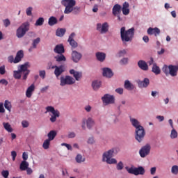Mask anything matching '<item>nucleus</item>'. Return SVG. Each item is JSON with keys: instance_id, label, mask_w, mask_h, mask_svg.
Listing matches in <instances>:
<instances>
[{"instance_id": "1", "label": "nucleus", "mask_w": 178, "mask_h": 178, "mask_svg": "<svg viewBox=\"0 0 178 178\" xmlns=\"http://www.w3.org/2000/svg\"><path fill=\"white\" fill-rule=\"evenodd\" d=\"M61 3L65 7L64 10L65 15H69V13H72V12L74 13L80 12V7L76 6V0H63Z\"/></svg>"}, {"instance_id": "2", "label": "nucleus", "mask_w": 178, "mask_h": 178, "mask_svg": "<svg viewBox=\"0 0 178 178\" xmlns=\"http://www.w3.org/2000/svg\"><path fill=\"white\" fill-rule=\"evenodd\" d=\"M120 35L122 42H130L133 41L134 37V28H131L126 31V27L120 29Z\"/></svg>"}, {"instance_id": "3", "label": "nucleus", "mask_w": 178, "mask_h": 178, "mask_svg": "<svg viewBox=\"0 0 178 178\" xmlns=\"http://www.w3.org/2000/svg\"><path fill=\"white\" fill-rule=\"evenodd\" d=\"M115 150L111 149L110 150L105 152L102 155V161L106 162L108 165H115L118 163L116 159H113V154Z\"/></svg>"}, {"instance_id": "4", "label": "nucleus", "mask_w": 178, "mask_h": 178, "mask_svg": "<svg viewBox=\"0 0 178 178\" xmlns=\"http://www.w3.org/2000/svg\"><path fill=\"white\" fill-rule=\"evenodd\" d=\"M30 29V23L29 22L23 23L17 29L16 35L17 38H23L26 35V31Z\"/></svg>"}, {"instance_id": "5", "label": "nucleus", "mask_w": 178, "mask_h": 178, "mask_svg": "<svg viewBox=\"0 0 178 178\" xmlns=\"http://www.w3.org/2000/svg\"><path fill=\"white\" fill-rule=\"evenodd\" d=\"M47 112H51V113H52V115H51L50 118V122H51V123H55L56 122L57 118L60 116V113L59 111L56 110L55 108H54L52 106H48L46 107L45 113Z\"/></svg>"}, {"instance_id": "6", "label": "nucleus", "mask_w": 178, "mask_h": 178, "mask_svg": "<svg viewBox=\"0 0 178 178\" xmlns=\"http://www.w3.org/2000/svg\"><path fill=\"white\" fill-rule=\"evenodd\" d=\"M74 83H76V80L69 75L60 77V86H61V87H65V86H73Z\"/></svg>"}, {"instance_id": "7", "label": "nucleus", "mask_w": 178, "mask_h": 178, "mask_svg": "<svg viewBox=\"0 0 178 178\" xmlns=\"http://www.w3.org/2000/svg\"><path fill=\"white\" fill-rule=\"evenodd\" d=\"M24 56V53L23 50H19L17 51L15 58L13 56H10L8 57V60L10 63H19Z\"/></svg>"}, {"instance_id": "8", "label": "nucleus", "mask_w": 178, "mask_h": 178, "mask_svg": "<svg viewBox=\"0 0 178 178\" xmlns=\"http://www.w3.org/2000/svg\"><path fill=\"white\" fill-rule=\"evenodd\" d=\"M135 138L138 143H141L145 137V130L143 127H139L136 129L135 131Z\"/></svg>"}, {"instance_id": "9", "label": "nucleus", "mask_w": 178, "mask_h": 178, "mask_svg": "<svg viewBox=\"0 0 178 178\" xmlns=\"http://www.w3.org/2000/svg\"><path fill=\"white\" fill-rule=\"evenodd\" d=\"M128 173L130 175H134L135 176H138V175H145V170L144 169V167L139 166L138 168H130L127 169Z\"/></svg>"}, {"instance_id": "10", "label": "nucleus", "mask_w": 178, "mask_h": 178, "mask_svg": "<svg viewBox=\"0 0 178 178\" xmlns=\"http://www.w3.org/2000/svg\"><path fill=\"white\" fill-rule=\"evenodd\" d=\"M149 152H151V145L149 144L143 146L139 150V154L141 158H145V156L149 155Z\"/></svg>"}, {"instance_id": "11", "label": "nucleus", "mask_w": 178, "mask_h": 178, "mask_svg": "<svg viewBox=\"0 0 178 178\" xmlns=\"http://www.w3.org/2000/svg\"><path fill=\"white\" fill-rule=\"evenodd\" d=\"M108 29L109 25L108 24V22H104L103 24L101 23L97 24V30L100 31L101 34H105L106 33H108Z\"/></svg>"}, {"instance_id": "12", "label": "nucleus", "mask_w": 178, "mask_h": 178, "mask_svg": "<svg viewBox=\"0 0 178 178\" xmlns=\"http://www.w3.org/2000/svg\"><path fill=\"white\" fill-rule=\"evenodd\" d=\"M148 35H154V37H158L161 34V29L158 27H149L147 31Z\"/></svg>"}, {"instance_id": "13", "label": "nucleus", "mask_w": 178, "mask_h": 178, "mask_svg": "<svg viewBox=\"0 0 178 178\" xmlns=\"http://www.w3.org/2000/svg\"><path fill=\"white\" fill-rule=\"evenodd\" d=\"M103 102L107 105L109 104H115V97L109 94H106L102 98Z\"/></svg>"}, {"instance_id": "14", "label": "nucleus", "mask_w": 178, "mask_h": 178, "mask_svg": "<svg viewBox=\"0 0 178 178\" xmlns=\"http://www.w3.org/2000/svg\"><path fill=\"white\" fill-rule=\"evenodd\" d=\"M163 70L165 74H168V70H169V74H170V76L173 77L177 76L178 67H165L163 68Z\"/></svg>"}, {"instance_id": "15", "label": "nucleus", "mask_w": 178, "mask_h": 178, "mask_svg": "<svg viewBox=\"0 0 178 178\" xmlns=\"http://www.w3.org/2000/svg\"><path fill=\"white\" fill-rule=\"evenodd\" d=\"M137 83L139 88H147V86H149V79L145 78L143 81L138 80Z\"/></svg>"}, {"instance_id": "16", "label": "nucleus", "mask_w": 178, "mask_h": 178, "mask_svg": "<svg viewBox=\"0 0 178 178\" xmlns=\"http://www.w3.org/2000/svg\"><path fill=\"white\" fill-rule=\"evenodd\" d=\"M70 73L73 75L76 81H80V79L83 77V74L81 72L75 71L74 70H70Z\"/></svg>"}, {"instance_id": "17", "label": "nucleus", "mask_w": 178, "mask_h": 178, "mask_svg": "<svg viewBox=\"0 0 178 178\" xmlns=\"http://www.w3.org/2000/svg\"><path fill=\"white\" fill-rule=\"evenodd\" d=\"M81 56H82L81 54L76 51H73L72 53V60L73 62H75V63H77V62H79L80 59H81Z\"/></svg>"}, {"instance_id": "18", "label": "nucleus", "mask_w": 178, "mask_h": 178, "mask_svg": "<svg viewBox=\"0 0 178 178\" xmlns=\"http://www.w3.org/2000/svg\"><path fill=\"white\" fill-rule=\"evenodd\" d=\"M122 13V6L119 4H115L113 7V16H118Z\"/></svg>"}, {"instance_id": "19", "label": "nucleus", "mask_w": 178, "mask_h": 178, "mask_svg": "<svg viewBox=\"0 0 178 178\" xmlns=\"http://www.w3.org/2000/svg\"><path fill=\"white\" fill-rule=\"evenodd\" d=\"M55 54H65V47H63V44H57L54 49Z\"/></svg>"}, {"instance_id": "20", "label": "nucleus", "mask_w": 178, "mask_h": 178, "mask_svg": "<svg viewBox=\"0 0 178 178\" xmlns=\"http://www.w3.org/2000/svg\"><path fill=\"white\" fill-rule=\"evenodd\" d=\"M103 76L104 77L111 79L113 76V72L109 68H103Z\"/></svg>"}, {"instance_id": "21", "label": "nucleus", "mask_w": 178, "mask_h": 178, "mask_svg": "<svg viewBox=\"0 0 178 178\" xmlns=\"http://www.w3.org/2000/svg\"><path fill=\"white\" fill-rule=\"evenodd\" d=\"M34 90H35V86H34V83H33L26 90V95L27 98H31Z\"/></svg>"}, {"instance_id": "22", "label": "nucleus", "mask_w": 178, "mask_h": 178, "mask_svg": "<svg viewBox=\"0 0 178 178\" xmlns=\"http://www.w3.org/2000/svg\"><path fill=\"white\" fill-rule=\"evenodd\" d=\"M129 6H130V5L127 2H124L122 4V8L121 9L122 10L123 15H124L125 16H127V15L130 13V10L129 9Z\"/></svg>"}, {"instance_id": "23", "label": "nucleus", "mask_w": 178, "mask_h": 178, "mask_svg": "<svg viewBox=\"0 0 178 178\" xmlns=\"http://www.w3.org/2000/svg\"><path fill=\"white\" fill-rule=\"evenodd\" d=\"M23 69H25L24 67H20V69L18 71H14L13 72V77L16 80H20L22 79V70Z\"/></svg>"}, {"instance_id": "24", "label": "nucleus", "mask_w": 178, "mask_h": 178, "mask_svg": "<svg viewBox=\"0 0 178 178\" xmlns=\"http://www.w3.org/2000/svg\"><path fill=\"white\" fill-rule=\"evenodd\" d=\"M96 58L99 62H104L106 58V54L105 53L99 51L96 53Z\"/></svg>"}, {"instance_id": "25", "label": "nucleus", "mask_w": 178, "mask_h": 178, "mask_svg": "<svg viewBox=\"0 0 178 178\" xmlns=\"http://www.w3.org/2000/svg\"><path fill=\"white\" fill-rule=\"evenodd\" d=\"M124 88L129 91H131L134 88V85L130 83V81L126 80L124 85Z\"/></svg>"}, {"instance_id": "26", "label": "nucleus", "mask_w": 178, "mask_h": 178, "mask_svg": "<svg viewBox=\"0 0 178 178\" xmlns=\"http://www.w3.org/2000/svg\"><path fill=\"white\" fill-rule=\"evenodd\" d=\"M57 132L55 130H51L47 134V137L49 141H52L56 137Z\"/></svg>"}, {"instance_id": "27", "label": "nucleus", "mask_w": 178, "mask_h": 178, "mask_svg": "<svg viewBox=\"0 0 178 178\" xmlns=\"http://www.w3.org/2000/svg\"><path fill=\"white\" fill-rule=\"evenodd\" d=\"M3 126L5 130H6V131L8 133H12L13 131V128H12V126L10 124H9V122H3Z\"/></svg>"}, {"instance_id": "28", "label": "nucleus", "mask_w": 178, "mask_h": 178, "mask_svg": "<svg viewBox=\"0 0 178 178\" xmlns=\"http://www.w3.org/2000/svg\"><path fill=\"white\" fill-rule=\"evenodd\" d=\"M65 33H66V29L63 28L58 29L56 31V35L57 37H63V35H65Z\"/></svg>"}, {"instance_id": "29", "label": "nucleus", "mask_w": 178, "mask_h": 178, "mask_svg": "<svg viewBox=\"0 0 178 178\" xmlns=\"http://www.w3.org/2000/svg\"><path fill=\"white\" fill-rule=\"evenodd\" d=\"M58 24V19L56 17L52 16L49 18L48 24L49 26H55V24Z\"/></svg>"}, {"instance_id": "30", "label": "nucleus", "mask_w": 178, "mask_h": 178, "mask_svg": "<svg viewBox=\"0 0 178 178\" xmlns=\"http://www.w3.org/2000/svg\"><path fill=\"white\" fill-rule=\"evenodd\" d=\"M86 123L88 129H91V127H92V126H94L95 124L94 120L91 118H88L87 120H86Z\"/></svg>"}, {"instance_id": "31", "label": "nucleus", "mask_w": 178, "mask_h": 178, "mask_svg": "<svg viewBox=\"0 0 178 178\" xmlns=\"http://www.w3.org/2000/svg\"><path fill=\"white\" fill-rule=\"evenodd\" d=\"M130 122H131L132 126H134V127H135L136 129H137L138 127H142L140 124V122H138V120H137L136 118H131Z\"/></svg>"}, {"instance_id": "32", "label": "nucleus", "mask_w": 178, "mask_h": 178, "mask_svg": "<svg viewBox=\"0 0 178 178\" xmlns=\"http://www.w3.org/2000/svg\"><path fill=\"white\" fill-rule=\"evenodd\" d=\"M63 72H65V68L56 67V69L54 70V74H55L56 77H58V76H60V74H62V73H63Z\"/></svg>"}, {"instance_id": "33", "label": "nucleus", "mask_w": 178, "mask_h": 178, "mask_svg": "<svg viewBox=\"0 0 178 178\" xmlns=\"http://www.w3.org/2000/svg\"><path fill=\"white\" fill-rule=\"evenodd\" d=\"M56 62H66V57L63 54H59L55 56Z\"/></svg>"}, {"instance_id": "34", "label": "nucleus", "mask_w": 178, "mask_h": 178, "mask_svg": "<svg viewBox=\"0 0 178 178\" xmlns=\"http://www.w3.org/2000/svg\"><path fill=\"white\" fill-rule=\"evenodd\" d=\"M75 161L77 163H82V162L86 161V158L83 157V155L81 154H77Z\"/></svg>"}, {"instance_id": "35", "label": "nucleus", "mask_w": 178, "mask_h": 178, "mask_svg": "<svg viewBox=\"0 0 178 178\" xmlns=\"http://www.w3.org/2000/svg\"><path fill=\"white\" fill-rule=\"evenodd\" d=\"M27 168H29V163L26 161H22L20 165H19V169L21 170H26Z\"/></svg>"}, {"instance_id": "36", "label": "nucleus", "mask_w": 178, "mask_h": 178, "mask_svg": "<svg viewBox=\"0 0 178 178\" xmlns=\"http://www.w3.org/2000/svg\"><path fill=\"white\" fill-rule=\"evenodd\" d=\"M92 86L93 90H98L99 87H101V81H94L92 83Z\"/></svg>"}, {"instance_id": "37", "label": "nucleus", "mask_w": 178, "mask_h": 178, "mask_svg": "<svg viewBox=\"0 0 178 178\" xmlns=\"http://www.w3.org/2000/svg\"><path fill=\"white\" fill-rule=\"evenodd\" d=\"M22 70L23 80H27V76L30 74V70H27V67H24Z\"/></svg>"}, {"instance_id": "38", "label": "nucleus", "mask_w": 178, "mask_h": 178, "mask_svg": "<svg viewBox=\"0 0 178 178\" xmlns=\"http://www.w3.org/2000/svg\"><path fill=\"white\" fill-rule=\"evenodd\" d=\"M4 108L10 112L12 109V104L9 100H6L4 102Z\"/></svg>"}, {"instance_id": "39", "label": "nucleus", "mask_w": 178, "mask_h": 178, "mask_svg": "<svg viewBox=\"0 0 178 178\" xmlns=\"http://www.w3.org/2000/svg\"><path fill=\"white\" fill-rule=\"evenodd\" d=\"M138 67H148V64L143 60H140L138 62Z\"/></svg>"}, {"instance_id": "40", "label": "nucleus", "mask_w": 178, "mask_h": 178, "mask_svg": "<svg viewBox=\"0 0 178 178\" xmlns=\"http://www.w3.org/2000/svg\"><path fill=\"white\" fill-rule=\"evenodd\" d=\"M50 144H51V140H49V139L45 140L42 145L44 149H48V148H49Z\"/></svg>"}, {"instance_id": "41", "label": "nucleus", "mask_w": 178, "mask_h": 178, "mask_svg": "<svg viewBox=\"0 0 178 178\" xmlns=\"http://www.w3.org/2000/svg\"><path fill=\"white\" fill-rule=\"evenodd\" d=\"M68 42L70 43V45H71V47L72 48H77V43L75 40H74V39H68Z\"/></svg>"}, {"instance_id": "42", "label": "nucleus", "mask_w": 178, "mask_h": 178, "mask_svg": "<svg viewBox=\"0 0 178 178\" xmlns=\"http://www.w3.org/2000/svg\"><path fill=\"white\" fill-rule=\"evenodd\" d=\"M177 131H176V129H175V128H172V131H171V134H170V137L172 139L175 138H177Z\"/></svg>"}, {"instance_id": "43", "label": "nucleus", "mask_w": 178, "mask_h": 178, "mask_svg": "<svg viewBox=\"0 0 178 178\" xmlns=\"http://www.w3.org/2000/svg\"><path fill=\"white\" fill-rule=\"evenodd\" d=\"M44 24V19L42 17H40L36 20L35 26H42Z\"/></svg>"}, {"instance_id": "44", "label": "nucleus", "mask_w": 178, "mask_h": 178, "mask_svg": "<svg viewBox=\"0 0 178 178\" xmlns=\"http://www.w3.org/2000/svg\"><path fill=\"white\" fill-rule=\"evenodd\" d=\"M171 172H172V175H177L178 174V166L173 165L171 168Z\"/></svg>"}, {"instance_id": "45", "label": "nucleus", "mask_w": 178, "mask_h": 178, "mask_svg": "<svg viewBox=\"0 0 178 178\" xmlns=\"http://www.w3.org/2000/svg\"><path fill=\"white\" fill-rule=\"evenodd\" d=\"M41 40L40 39V38H37L36 39H35L33 42V48H37V44L40 42Z\"/></svg>"}, {"instance_id": "46", "label": "nucleus", "mask_w": 178, "mask_h": 178, "mask_svg": "<svg viewBox=\"0 0 178 178\" xmlns=\"http://www.w3.org/2000/svg\"><path fill=\"white\" fill-rule=\"evenodd\" d=\"M153 73H155L156 74H161V69L159 67H152Z\"/></svg>"}, {"instance_id": "47", "label": "nucleus", "mask_w": 178, "mask_h": 178, "mask_svg": "<svg viewBox=\"0 0 178 178\" xmlns=\"http://www.w3.org/2000/svg\"><path fill=\"white\" fill-rule=\"evenodd\" d=\"M124 168L123 165V162L120 161L118 164H117V170H122Z\"/></svg>"}, {"instance_id": "48", "label": "nucleus", "mask_w": 178, "mask_h": 178, "mask_svg": "<svg viewBox=\"0 0 178 178\" xmlns=\"http://www.w3.org/2000/svg\"><path fill=\"white\" fill-rule=\"evenodd\" d=\"M3 22L5 27H8V26H10V21L9 20V19H3Z\"/></svg>"}, {"instance_id": "49", "label": "nucleus", "mask_w": 178, "mask_h": 178, "mask_svg": "<svg viewBox=\"0 0 178 178\" xmlns=\"http://www.w3.org/2000/svg\"><path fill=\"white\" fill-rule=\"evenodd\" d=\"M32 12H33V8L29 7L26 9V15H27V16H31Z\"/></svg>"}, {"instance_id": "50", "label": "nucleus", "mask_w": 178, "mask_h": 178, "mask_svg": "<svg viewBox=\"0 0 178 178\" xmlns=\"http://www.w3.org/2000/svg\"><path fill=\"white\" fill-rule=\"evenodd\" d=\"M127 54V51H126V49H123L119 51L118 55L120 57L124 56Z\"/></svg>"}, {"instance_id": "51", "label": "nucleus", "mask_w": 178, "mask_h": 178, "mask_svg": "<svg viewBox=\"0 0 178 178\" xmlns=\"http://www.w3.org/2000/svg\"><path fill=\"white\" fill-rule=\"evenodd\" d=\"M45 74H46L45 70H42L39 72V76L42 79H45Z\"/></svg>"}, {"instance_id": "52", "label": "nucleus", "mask_w": 178, "mask_h": 178, "mask_svg": "<svg viewBox=\"0 0 178 178\" xmlns=\"http://www.w3.org/2000/svg\"><path fill=\"white\" fill-rule=\"evenodd\" d=\"M11 156L13 158V161L16 160V156H17V153H16V151H12L11 152Z\"/></svg>"}, {"instance_id": "53", "label": "nucleus", "mask_w": 178, "mask_h": 178, "mask_svg": "<svg viewBox=\"0 0 178 178\" xmlns=\"http://www.w3.org/2000/svg\"><path fill=\"white\" fill-rule=\"evenodd\" d=\"M0 84H2L3 86H8V84H9V82H8L6 79H3L0 80Z\"/></svg>"}, {"instance_id": "54", "label": "nucleus", "mask_w": 178, "mask_h": 178, "mask_svg": "<svg viewBox=\"0 0 178 178\" xmlns=\"http://www.w3.org/2000/svg\"><path fill=\"white\" fill-rule=\"evenodd\" d=\"M67 137L69 138H74V137H76V133H74V132H69L68 135H67Z\"/></svg>"}, {"instance_id": "55", "label": "nucleus", "mask_w": 178, "mask_h": 178, "mask_svg": "<svg viewBox=\"0 0 178 178\" xmlns=\"http://www.w3.org/2000/svg\"><path fill=\"white\" fill-rule=\"evenodd\" d=\"M22 127L26 128V127H29V122L26 120H23L22 122Z\"/></svg>"}, {"instance_id": "56", "label": "nucleus", "mask_w": 178, "mask_h": 178, "mask_svg": "<svg viewBox=\"0 0 178 178\" xmlns=\"http://www.w3.org/2000/svg\"><path fill=\"white\" fill-rule=\"evenodd\" d=\"M0 113H5V108H3V103H0Z\"/></svg>"}, {"instance_id": "57", "label": "nucleus", "mask_w": 178, "mask_h": 178, "mask_svg": "<svg viewBox=\"0 0 178 178\" xmlns=\"http://www.w3.org/2000/svg\"><path fill=\"white\" fill-rule=\"evenodd\" d=\"M150 173H151V175H152V176H154V175H155V173H156V167H152L150 169Z\"/></svg>"}, {"instance_id": "58", "label": "nucleus", "mask_w": 178, "mask_h": 178, "mask_svg": "<svg viewBox=\"0 0 178 178\" xmlns=\"http://www.w3.org/2000/svg\"><path fill=\"white\" fill-rule=\"evenodd\" d=\"M61 145H65V147H66V148H67V149H69L70 151H72V149H73L72 145L67 143H62Z\"/></svg>"}, {"instance_id": "59", "label": "nucleus", "mask_w": 178, "mask_h": 178, "mask_svg": "<svg viewBox=\"0 0 178 178\" xmlns=\"http://www.w3.org/2000/svg\"><path fill=\"white\" fill-rule=\"evenodd\" d=\"M115 92H117L118 94H123V88H118L117 89H115Z\"/></svg>"}, {"instance_id": "60", "label": "nucleus", "mask_w": 178, "mask_h": 178, "mask_svg": "<svg viewBox=\"0 0 178 178\" xmlns=\"http://www.w3.org/2000/svg\"><path fill=\"white\" fill-rule=\"evenodd\" d=\"M30 63L26 62L24 65H21L19 66V67H30Z\"/></svg>"}, {"instance_id": "61", "label": "nucleus", "mask_w": 178, "mask_h": 178, "mask_svg": "<svg viewBox=\"0 0 178 178\" xmlns=\"http://www.w3.org/2000/svg\"><path fill=\"white\" fill-rule=\"evenodd\" d=\"M22 159L24 161H27V159H29V154H27L26 152H24L22 154Z\"/></svg>"}, {"instance_id": "62", "label": "nucleus", "mask_w": 178, "mask_h": 178, "mask_svg": "<svg viewBox=\"0 0 178 178\" xmlns=\"http://www.w3.org/2000/svg\"><path fill=\"white\" fill-rule=\"evenodd\" d=\"M143 40L144 41V42H149V38L147 35H145L143 38Z\"/></svg>"}, {"instance_id": "63", "label": "nucleus", "mask_w": 178, "mask_h": 178, "mask_svg": "<svg viewBox=\"0 0 178 178\" xmlns=\"http://www.w3.org/2000/svg\"><path fill=\"white\" fill-rule=\"evenodd\" d=\"M91 106L90 105H87L85 106V111H86V112H91Z\"/></svg>"}, {"instance_id": "64", "label": "nucleus", "mask_w": 178, "mask_h": 178, "mask_svg": "<svg viewBox=\"0 0 178 178\" xmlns=\"http://www.w3.org/2000/svg\"><path fill=\"white\" fill-rule=\"evenodd\" d=\"M88 144H94V138H89L88 140Z\"/></svg>"}]
</instances>
